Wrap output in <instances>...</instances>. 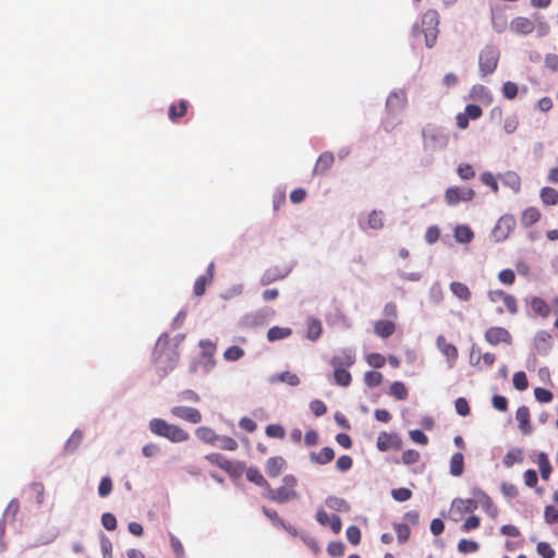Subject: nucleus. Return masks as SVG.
Masks as SVG:
<instances>
[{
	"instance_id": "nucleus-1",
	"label": "nucleus",
	"mask_w": 558,
	"mask_h": 558,
	"mask_svg": "<svg viewBox=\"0 0 558 558\" xmlns=\"http://www.w3.org/2000/svg\"><path fill=\"white\" fill-rule=\"evenodd\" d=\"M153 360L161 377L168 375L177 366L179 352L175 347L170 344L167 335L158 338L153 352Z\"/></svg>"
},
{
	"instance_id": "nucleus-2",
	"label": "nucleus",
	"mask_w": 558,
	"mask_h": 558,
	"mask_svg": "<svg viewBox=\"0 0 558 558\" xmlns=\"http://www.w3.org/2000/svg\"><path fill=\"white\" fill-rule=\"evenodd\" d=\"M439 15L435 10L426 11L422 16L421 25L414 24L412 27V35L420 39L424 38L425 46L432 48L437 40L438 36Z\"/></svg>"
},
{
	"instance_id": "nucleus-3",
	"label": "nucleus",
	"mask_w": 558,
	"mask_h": 558,
	"mask_svg": "<svg viewBox=\"0 0 558 558\" xmlns=\"http://www.w3.org/2000/svg\"><path fill=\"white\" fill-rule=\"evenodd\" d=\"M149 430L154 435L167 438L171 442H183L190 438V434L185 429L175 424H170L162 418L150 420Z\"/></svg>"
},
{
	"instance_id": "nucleus-4",
	"label": "nucleus",
	"mask_w": 558,
	"mask_h": 558,
	"mask_svg": "<svg viewBox=\"0 0 558 558\" xmlns=\"http://www.w3.org/2000/svg\"><path fill=\"white\" fill-rule=\"evenodd\" d=\"M298 481L295 476L289 474L282 478V485L278 488H269L263 492V496L274 502L284 504L299 498V494L295 490Z\"/></svg>"
},
{
	"instance_id": "nucleus-5",
	"label": "nucleus",
	"mask_w": 558,
	"mask_h": 558,
	"mask_svg": "<svg viewBox=\"0 0 558 558\" xmlns=\"http://www.w3.org/2000/svg\"><path fill=\"white\" fill-rule=\"evenodd\" d=\"M205 459L214 465H217L225 472H227L230 476H240L244 471V465L242 463L232 462L221 456L220 453H210L205 457Z\"/></svg>"
},
{
	"instance_id": "nucleus-6",
	"label": "nucleus",
	"mask_w": 558,
	"mask_h": 558,
	"mask_svg": "<svg viewBox=\"0 0 558 558\" xmlns=\"http://www.w3.org/2000/svg\"><path fill=\"white\" fill-rule=\"evenodd\" d=\"M474 196V190L466 186H450L445 192V201L449 206H456L460 202H470Z\"/></svg>"
},
{
	"instance_id": "nucleus-7",
	"label": "nucleus",
	"mask_w": 558,
	"mask_h": 558,
	"mask_svg": "<svg viewBox=\"0 0 558 558\" xmlns=\"http://www.w3.org/2000/svg\"><path fill=\"white\" fill-rule=\"evenodd\" d=\"M515 228V219L511 215H504L497 221L493 234L497 241L506 240Z\"/></svg>"
},
{
	"instance_id": "nucleus-8",
	"label": "nucleus",
	"mask_w": 558,
	"mask_h": 558,
	"mask_svg": "<svg viewBox=\"0 0 558 558\" xmlns=\"http://www.w3.org/2000/svg\"><path fill=\"white\" fill-rule=\"evenodd\" d=\"M499 60V50L494 46H486L480 53V70H496Z\"/></svg>"
},
{
	"instance_id": "nucleus-9",
	"label": "nucleus",
	"mask_w": 558,
	"mask_h": 558,
	"mask_svg": "<svg viewBox=\"0 0 558 558\" xmlns=\"http://www.w3.org/2000/svg\"><path fill=\"white\" fill-rule=\"evenodd\" d=\"M376 446L381 452L388 451L390 449L400 450L402 448V439L397 434L381 432L377 437Z\"/></svg>"
},
{
	"instance_id": "nucleus-10",
	"label": "nucleus",
	"mask_w": 558,
	"mask_h": 558,
	"mask_svg": "<svg viewBox=\"0 0 558 558\" xmlns=\"http://www.w3.org/2000/svg\"><path fill=\"white\" fill-rule=\"evenodd\" d=\"M485 340L492 345H497L501 342L510 344L512 337L506 328L495 326L485 331Z\"/></svg>"
},
{
	"instance_id": "nucleus-11",
	"label": "nucleus",
	"mask_w": 558,
	"mask_h": 558,
	"mask_svg": "<svg viewBox=\"0 0 558 558\" xmlns=\"http://www.w3.org/2000/svg\"><path fill=\"white\" fill-rule=\"evenodd\" d=\"M170 412L174 417L192 424H197L202 422L203 418L201 412L195 408L177 405L171 408Z\"/></svg>"
},
{
	"instance_id": "nucleus-12",
	"label": "nucleus",
	"mask_w": 558,
	"mask_h": 558,
	"mask_svg": "<svg viewBox=\"0 0 558 558\" xmlns=\"http://www.w3.org/2000/svg\"><path fill=\"white\" fill-rule=\"evenodd\" d=\"M355 363V354L352 350L344 349L336 353L331 360L332 368H349Z\"/></svg>"
},
{
	"instance_id": "nucleus-13",
	"label": "nucleus",
	"mask_w": 558,
	"mask_h": 558,
	"mask_svg": "<svg viewBox=\"0 0 558 558\" xmlns=\"http://www.w3.org/2000/svg\"><path fill=\"white\" fill-rule=\"evenodd\" d=\"M215 265L210 263L207 267L206 274L199 276L194 283L193 292L196 296H202L205 293L206 287L214 281Z\"/></svg>"
},
{
	"instance_id": "nucleus-14",
	"label": "nucleus",
	"mask_w": 558,
	"mask_h": 558,
	"mask_svg": "<svg viewBox=\"0 0 558 558\" xmlns=\"http://www.w3.org/2000/svg\"><path fill=\"white\" fill-rule=\"evenodd\" d=\"M427 147L432 149L444 148L448 144V136L440 131L432 130L423 133Z\"/></svg>"
},
{
	"instance_id": "nucleus-15",
	"label": "nucleus",
	"mask_w": 558,
	"mask_h": 558,
	"mask_svg": "<svg viewBox=\"0 0 558 558\" xmlns=\"http://www.w3.org/2000/svg\"><path fill=\"white\" fill-rule=\"evenodd\" d=\"M316 520L324 526H329L333 533H339L342 527L341 519L339 515H329L324 509H318L316 512Z\"/></svg>"
},
{
	"instance_id": "nucleus-16",
	"label": "nucleus",
	"mask_w": 558,
	"mask_h": 558,
	"mask_svg": "<svg viewBox=\"0 0 558 558\" xmlns=\"http://www.w3.org/2000/svg\"><path fill=\"white\" fill-rule=\"evenodd\" d=\"M290 272V269L284 267L280 268L278 266H274L268 268L260 278L262 286H268L272 282L284 279Z\"/></svg>"
},
{
	"instance_id": "nucleus-17",
	"label": "nucleus",
	"mask_w": 558,
	"mask_h": 558,
	"mask_svg": "<svg viewBox=\"0 0 558 558\" xmlns=\"http://www.w3.org/2000/svg\"><path fill=\"white\" fill-rule=\"evenodd\" d=\"M535 28V23L523 16H518L513 19L510 23V29L511 32L518 34V35H527L531 34Z\"/></svg>"
},
{
	"instance_id": "nucleus-18",
	"label": "nucleus",
	"mask_w": 558,
	"mask_h": 558,
	"mask_svg": "<svg viewBox=\"0 0 558 558\" xmlns=\"http://www.w3.org/2000/svg\"><path fill=\"white\" fill-rule=\"evenodd\" d=\"M436 344L438 350L448 359V361L452 364L458 359V349L454 344L447 341L445 336L439 335L436 339Z\"/></svg>"
},
{
	"instance_id": "nucleus-19",
	"label": "nucleus",
	"mask_w": 558,
	"mask_h": 558,
	"mask_svg": "<svg viewBox=\"0 0 558 558\" xmlns=\"http://www.w3.org/2000/svg\"><path fill=\"white\" fill-rule=\"evenodd\" d=\"M199 345L202 348V355L206 359L205 369L210 372L215 366L214 354L216 352V344L210 340H201Z\"/></svg>"
},
{
	"instance_id": "nucleus-20",
	"label": "nucleus",
	"mask_w": 558,
	"mask_h": 558,
	"mask_svg": "<svg viewBox=\"0 0 558 558\" xmlns=\"http://www.w3.org/2000/svg\"><path fill=\"white\" fill-rule=\"evenodd\" d=\"M530 410L527 407L522 405L518 408L515 417L519 423V428L523 435H530L533 430L532 425L530 423Z\"/></svg>"
},
{
	"instance_id": "nucleus-21",
	"label": "nucleus",
	"mask_w": 558,
	"mask_h": 558,
	"mask_svg": "<svg viewBox=\"0 0 558 558\" xmlns=\"http://www.w3.org/2000/svg\"><path fill=\"white\" fill-rule=\"evenodd\" d=\"M286 466V461L281 457H270L266 461L265 470L269 477H277Z\"/></svg>"
},
{
	"instance_id": "nucleus-22",
	"label": "nucleus",
	"mask_w": 558,
	"mask_h": 558,
	"mask_svg": "<svg viewBox=\"0 0 558 558\" xmlns=\"http://www.w3.org/2000/svg\"><path fill=\"white\" fill-rule=\"evenodd\" d=\"M335 459V451L331 447H324L319 452H311L310 460L312 463L325 465Z\"/></svg>"
},
{
	"instance_id": "nucleus-23",
	"label": "nucleus",
	"mask_w": 558,
	"mask_h": 558,
	"mask_svg": "<svg viewBox=\"0 0 558 558\" xmlns=\"http://www.w3.org/2000/svg\"><path fill=\"white\" fill-rule=\"evenodd\" d=\"M335 157L331 153L326 151L323 153L314 167L313 173L314 174H325L333 165Z\"/></svg>"
},
{
	"instance_id": "nucleus-24",
	"label": "nucleus",
	"mask_w": 558,
	"mask_h": 558,
	"mask_svg": "<svg viewBox=\"0 0 558 558\" xmlns=\"http://www.w3.org/2000/svg\"><path fill=\"white\" fill-rule=\"evenodd\" d=\"M323 333V325L318 318L308 317L306 320V338L310 341H317Z\"/></svg>"
},
{
	"instance_id": "nucleus-25",
	"label": "nucleus",
	"mask_w": 558,
	"mask_h": 558,
	"mask_svg": "<svg viewBox=\"0 0 558 558\" xmlns=\"http://www.w3.org/2000/svg\"><path fill=\"white\" fill-rule=\"evenodd\" d=\"M501 182L505 186L509 187L514 193H519L521 190V178L514 171H506L500 174Z\"/></svg>"
},
{
	"instance_id": "nucleus-26",
	"label": "nucleus",
	"mask_w": 558,
	"mask_h": 558,
	"mask_svg": "<svg viewBox=\"0 0 558 558\" xmlns=\"http://www.w3.org/2000/svg\"><path fill=\"white\" fill-rule=\"evenodd\" d=\"M245 476L247 481L254 483L259 487H263L264 490H267L270 486V484L267 482V480L264 477L260 471L255 466L247 468L245 470Z\"/></svg>"
},
{
	"instance_id": "nucleus-27",
	"label": "nucleus",
	"mask_w": 558,
	"mask_h": 558,
	"mask_svg": "<svg viewBox=\"0 0 558 558\" xmlns=\"http://www.w3.org/2000/svg\"><path fill=\"white\" fill-rule=\"evenodd\" d=\"M407 104V96L404 92L391 93L386 101L387 109L395 111L402 109Z\"/></svg>"
},
{
	"instance_id": "nucleus-28",
	"label": "nucleus",
	"mask_w": 558,
	"mask_h": 558,
	"mask_svg": "<svg viewBox=\"0 0 558 558\" xmlns=\"http://www.w3.org/2000/svg\"><path fill=\"white\" fill-rule=\"evenodd\" d=\"M374 331L380 338H388L396 331V325L391 320H378L374 325Z\"/></svg>"
},
{
	"instance_id": "nucleus-29",
	"label": "nucleus",
	"mask_w": 558,
	"mask_h": 558,
	"mask_svg": "<svg viewBox=\"0 0 558 558\" xmlns=\"http://www.w3.org/2000/svg\"><path fill=\"white\" fill-rule=\"evenodd\" d=\"M541 219V211L536 207H527L521 216V225L529 228Z\"/></svg>"
},
{
	"instance_id": "nucleus-30",
	"label": "nucleus",
	"mask_w": 558,
	"mask_h": 558,
	"mask_svg": "<svg viewBox=\"0 0 558 558\" xmlns=\"http://www.w3.org/2000/svg\"><path fill=\"white\" fill-rule=\"evenodd\" d=\"M195 434L201 441L209 445H216L217 439H219V435H217L213 428L207 426L198 427L195 430Z\"/></svg>"
},
{
	"instance_id": "nucleus-31",
	"label": "nucleus",
	"mask_w": 558,
	"mask_h": 558,
	"mask_svg": "<svg viewBox=\"0 0 558 558\" xmlns=\"http://www.w3.org/2000/svg\"><path fill=\"white\" fill-rule=\"evenodd\" d=\"M450 291L461 301L468 302L471 300L472 293L465 283L453 281L450 283Z\"/></svg>"
},
{
	"instance_id": "nucleus-32",
	"label": "nucleus",
	"mask_w": 558,
	"mask_h": 558,
	"mask_svg": "<svg viewBox=\"0 0 558 558\" xmlns=\"http://www.w3.org/2000/svg\"><path fill=\"white\" fill-rule=\"evenodd\" d=\"M271 384L276 383H286L290 386H298L300 384V378L296 374L291 372H282L280 374L272 375L269 379Z\"/></svg>"
},
{
	"instance_id": "nucleus-33",
	"label": "nucleus",
	"mask_w": 558,
	"mask_h": 558,
	"mask_svg": "<svg viewBox=\"0 0 558 558\" xmlns=\"http://www.w3.org/2000/svg\"><path fill=\"white\" fill-rule=\"evenodd\" d=\"M292 335V329L290 327H279L274 326L269 328L267 332V339L270 342H275L284 338H288Z\"/></svg>"
},
{
	"instance_id": "nucleus-34",
	"label": "nucleus",
	"mask_w": 558,
	"mask_h": 558,
	"mask_svg": "<svg viewBox=\"0 0 558 558\" xmlns=\"http://www.w3.org/2000/svg\"><path fill=\"white\" fill-rule=\"evenodd\" d=\"M536 463L538 465V470H539V473H541V477L544 480V481H548L549 477H550V474H551V464L548 460V457L545 452H541L538 456H537V460H536Z\"/></svg>"
},
{
	"instance_id": "nucleus-35",
	"label": "nucleus",
	"mask_w": 558,
	"mask_h": 558,
	"mask_svg": "<svg viewBox=\"0 0 558 558\" xmlns=\"http://www.w3.org/2000/svg\"><path fill=\"white\" fill-rule=\"evenodd\" d=\"M530 305L532 311L542 317H547L550 313L548 304L542 298L533 296L530 301Z\"/></svg>"
},
{
	"instance_id": "nucleus-36",
	"label": "nucleus",
	"mask_w": 558,
	"mask_h": 558,
	"mask_svg": "<svg viewBox=\"0 0 558 558\" xmlns=\"http://www.w3.org/2000/svg\"><path fill=\"white\" fill-rule=\"evenodd\" d=\"M477 500L482 508L492 517H495L498 512L497 507L494 505L492 498L484 492H478Z\"/></svg>"
},
{
	"instance_id": "nucleus-37",
	"label": "nucleus",
	"mask_w": 558,
	"mask_h": 558,
	"mask_svg": "<svg viewBox=\"0 0 558 558\" xmlns=\"http://www.w3.org/2000/svg\"><path fill=\"white\" fill-rule=\"evenodd\" d=\"M471 97L475 100H478V101H482L485 104H490L492 99H493L489 90L483 85L473 86L471 89Z\"/></svg>"
},
{
	"instance_id": "nucleus-38",
	"label": "nucleus",
	"mask_w": 558,
	"mask_h": 558,
	"mask_svg": "<svg viewBox=\"0 0 558 558\" xmlns=\"http://www.w3.org/2000/svg\"><path fill=\"white\" fill-rule=\"evenodd\" d=\"M464 470V457L461 452H456L450 459V473L453 476H460Z\"/></svg>"
},
{
	"instance_id": "nucleus-39",
	"label": "nucleus",
	"mask_w": 558,
	"mask_h": 558,
	"mask_svg": "<svg viewBox=\"0 0 558 558\" xmlns=\"http://www.w3.org/2000/svg\"><path fill=\"white\" fill-rule=\"evenodd\" d=\"M189 102L186 100H180L178 105L173 104L169 108V119L175 122L178 119L184 117L187 111Z\"/></svg>"
},
{
	"instance_id": "nucleus-40",
	"label": "nucleus",
	"mask_w": 558,
	"mask_h": 558,
	"mask_svg": "<svg viewBox=\"0 0 558 558\" xmlns=\"http://www.w3.org/2000/svg\"><path fill=\"white\" fill-rule=\"evenodd\" d=\"M326 506L335 511L348 512L350 510L349 504L340 497L330 496L326 499Z\"/></svg>"
},
{
	"instance_id": "nucleus-41",
	"label": "nucleus",
	"mask_w": 558,
	"mask_h": 558,
	"mask_svg": "<svg viewBox=\"0 0 558 558\" xmlns=\"http://www.w3.org/2000/svg\"><path fill=\"white\" fill-rule=\"evenodd\" d=\"M335 383L342 387H348L351 384L352 376L348 368H333Z\"/></svg>"
},
{
	"instance_id": "nucleus-42",
	"label": "nucleus",
	"mask_w": 558,
	"mask_h": 558,
	"mask_svg": "<svg viewBox=\"0 0 558 558\" xmlns=\"http://www.w3.org/2000/svg\"><path fill=\"white\" fill-rule=\"evenodd\" d=\"M474 236L473 231L468 226H458L454 229V238L460 243H469Z\"/></svg>"
},
{
	"instance_id": "nucleus-43",
	"label": "nucleus",
	"mask_w": 558,
	"mask_h": 558,
	"mask_svg": "<svg viewBox=\"0 0 558 558\" xmlns=\"http://www.w3.org/2000/svg\"><path fill=\"white\" fill-rule=\"evenodd\" d=\"M541 199L545 205H556L558 203V191L549 186L543 187Z\"/></svg>"
},
{
	"instance_id": "nucleus-44",
	"label": "nucleus",
	"mask_w": 558,
	"mask_h": 558,
	"mask_svg": "<svg viewBox=\"0 0 558 558\" xmlns=\"http://www.w3.org/2000/svg\"><path fill=\"white\" fill-rule=\"evenodd\" d=\"M523 460L522 450L519 448H513L507 452L504 457V464L507 468H511L515 463H520Z\"/></svg>"
},
{
	"instance_id": "nucleus-45",
	"label": "nucleus",
	"mask_w": 558,
	"mask_h": 558,
	"mask_svg": "<svg viewBox=\"0 0 558 558\" xmlns=\"http://www.w3.org/2000/svg\"><path fill=\"white\" fill-rule=\"evenodd\" d=\"M390 395L397 400H405L409 396V391L402 381H395L390 386Z\"/></svg>"
},
{
	"instance_id": "nucleus-46",
	"label": "nucleus",
	"mask_w": 558,
	"mask_h": 558,
	"mask_svg": "<svg viewBox=\"0 0 558 558\" xmlns=\"http://www.w3.org/2000/svg\"><path fill=\"white\" fill-rule=\"evenodd\" d=\"M262 511L272 522L275 526L290 531V529L286 526L283 520L279 517L276 510L263 507Z\"/></svg>"
},
{
	"instance_id": "nucleus-47",
	"label": "nucleus",
	"mask_w": 558,
	"mask_h": 558,
	"mask_svg": "<svg viewBox=\"0 0 558 558\" xmlns=\"http://www.w3.org/2000/svg\"><path fill=\"white\" fill-rule=\"evenodd\" d=\"M367 225L375 230L381 229L384 227L383 211L373 210L368 215Z\"/></svg>"
},
{
	"instance_id": "nucleus-48",
	"label": "nucleus",
	"mask_w": 558,
	"mask_h": 558,
	"mask_svg": "<svg viewBox=\"0 0 558 558\" xmlns=\"http://www.w3.org/2000/svg\"><path fill=\"white\" fill-rule=\"evenodd\" d=\"M395 532L398 537V542L400 544L405 543L411 534L410 527L404 523H395L393 524Z\"/></svg>"
},
{
	"instance_id": "nucleus-49",
	"label": "nucleus",
	"mask_w": 558,
	"mask_h": 558,
	"mask_svg": "<svg viewBox=\"0 0 558 558\" xmlns=\"http://www.w3.org/2000/svg\"><path fill=\"white\" fill-rule=\"evenodd\" d=\"M364 381L368 387H377L383 383V374L376 371L366 372Z\"/></svg>"
},
{
	"instance_id": "nucleus-50",
	"label": "nucleus",
	"mask_w": 558,
	"mask_h": 558,
	"mask_svg": "<svg viewBox=\"0 0 558 558\" xmlns=\"http://www.w3.org/2000/svg\"><path fill=\"white\" fill-rule=\"evenodd\" d=\"M478 544L475 541L462 538L458 543V550L462 554L475 553L478 550Z\"/></svg>"
},
{
	"instance_id": "nucleus-51",
	"label": "nucleus",
	"mask_w": 558,
	"mask_h": 558,
	"mask_svg": "<svg viewBox=\"0 0 558 558\" xmlns=\"http://www.w3.org/2000/svg\"><path fill=\"white\" fill-rule=\"evenodd\" d=\"M480 179H481V182L484 185L490 187L494 193H498V191H499L498 182L492 172H489V171L483 172L481 174Z\"/></svg>"
},
{
	"instance_id": "nucleus-52",
	"label": "nucleus",
	"mask_w": 558,
	"mask_h": 558,
	"mask_svg": "<svg viewBox=\"0 0 558 558\" xmlns=\"http://www.w3.org/2000/svg\"><path fill=\"white\" fill-rule=\"evenodd\" d=\"M216 445L222 450L234 451L238 449V442L229 436H219Z\"/></svg>"
},
{
	"instance_id": "nucleus-53",
	"label": "nucleus",
	"mask_w": 558,
	"mask_h": 558,
	"mask_svg": "<svg viewBox=\"0 0 558 558\" xmlns=\"http://www.w3.org/2000/svg\"><path fill=\"white\" fill-rule=\"evenodd\" d=\"M244 355V351L242 348L238 347V345H231L229 347L225 353H223V357L227 360V361H231V362H234V361H238L240 360L242 356Z\"/></svg>"
},
{
	"instance_id": "nucleus-54",
	"label": "nucleus",
	"mask_w": 558,
	"mask_h": 558,
	"mask_svg": "<svg viewBox=\"0 0 558 558\" xmlns=\"http://www.w3.org/2000/svg\"><path fill=\"white\" fill-rule=\"evenodd\" d=\"M512 383L515 389L523 391L529 387L527 377L524 372H517L513 375Z\"/></svg>"
},
{
	"instance_id": "nucleus-55",
	"label": "nucleus",
	"mask_w": 558,
	"mask_h": 558,
	"mask_svg": "<svg viewBox=\"0 0 558 558\" xmlns=\"http://www.w3.org/2000/svg\"><path fill=\"white\" fill-rule=\"evenodd\" d=\"M345 535H347L348 541L352 545H359L360 544V542H361V530H360L359 526L350 525L347 529V531H345Z\"/></svg>"
},
{
	"instance_id": "nucleus-56",
	"label": "nucleus",
	"mask_w": 558,
	"mask_h": 558,
	"mask_svg": "<svg viewBox=\"0 0 558 558\" xmlns=\"http://www.w3.org/2000/svg\"><path fill=\"white\" fill-rule=\"evenodd\" d=\"M266 435L271 438L283 439L286 430L281 425L270 424L266 427Z\"/></svg>"
},
{
	"instance_id": "nucleus-57",
	"label": "nucleus",
	"mask_w": 558,
	"mask_h": 558,
	"mask_svg": "<svg viewBox=\"0 0 558 558\" xmlns=\"http://www.w3.org/2000/svg\"><path fill=\"white\" fill-rule=\"evenodd\" d=\"M457 172L462 180H470L475 177V171L473 167L469 163L459 165Z\"/></svg>"
},
{
	"instance_id": "nucleus-58",
	"label": "nucleus",
	"mask_w": 558,
	"mask_h": 558,
	"mask_svg": "<svg viewBox=\"0 0 558 558\" xmlns=\"http://www.w3.org/2000/svg\"><path fill=\"white\" fill-rule=\"evenodd\" d=\"M535 399L542 403H548L553 400L554 395L548 389L537 387L534 389Z\"/></svg>"
},
{
	"instance_id": "nucleus-59",
	"label": "nucleus",
	"mask_w": 558,
	"mask_h": 558,
	"mask_svg": "<svg viewBox=\"0 0 558 558\" xmlns=\"http://www.w3.org/2000/svg\"><path fill=\"white\" fill-rule=\"evenodd\" d=\"M391 495L395 500L403 502V501L411 499L412 492L407 487H400V488L392 489Z\"/></svg>"
},
{
	"instance_id": "nucleus-60",
	"label": "nucleus",
	"mask_w": 558,
	"mask_h": 558,
	"mask_svg": "<svg viewBox=\"0 0 558 558\" xmlns=\"http://www.w3.org/2000/svg\"><path fill=\"white\" fill-rule=\"evenodd\" d=\"M421 454L417 450L408 449L402 453V462L407 465L414 464L418 462Z\"/></svg>"
},
{
	"instance_id": "nucleus-61",
	"label": "nucleus",
	"mask_w": 558,
	"mask_h": 558,
	"mask_svg": "<svg viewBox=\"0 0 558 558\" xmlns=\"http://www.w3.org/2000/svg\"><path fill=\"white\" fill-rule=\"evenodd\" d=\"M353 465V460L350 456L343 454L340 456L336 462V468L340 472L349 471Z\"/></svg>"
},
{
	"instance_id": "nucleus-62",
	"label": "nucleus",
	"mask_w": 558,
	"mask_h": 558,
	"mask_svg": "<svg viewBox=\"0 0 558 558\" xmlns=\"http://www.w3.org/2000/svg\"><path fill=\"white\" fill-rule=\"evenodd\" d=\"M366 361L369 366L374 368H380L385 365L386 359L380 353H371L366 356Z\"/></svg>"
},
{
	"instance_id": "nucleus-63",
	"label": "nucleus",
	"mask_w": 558,
	"mask_h": 558,
	"mask_svg": "<svg viewBox=\"0 0 558 558\" xmlns=\"http://www.w3.org/2000/svg\"><path fill=\"white\" fill-rule=\"evenodd\" d=\"M112 487L111 478L108 476L102 477L98 486L99 496L107 497L112 492Z\"/></svg>"
},
{
	"instance_id": "nucleus-64",
	"label": "nucleus",
	"mask_w": 558,
	"mask_h": 558,
	"mask_svg": "<svg viewBox=\"0 0 558 558\" xmlns=\"http://www.w3.org/2000/svg\"><path fill=\"white\" fill-rule=\"evenodd\" d=\"M536 550H537L538 555L542 556L543 558H554L555 557V550L546 542H539L537 544Z\"/></svg>"
}]
</instances>
